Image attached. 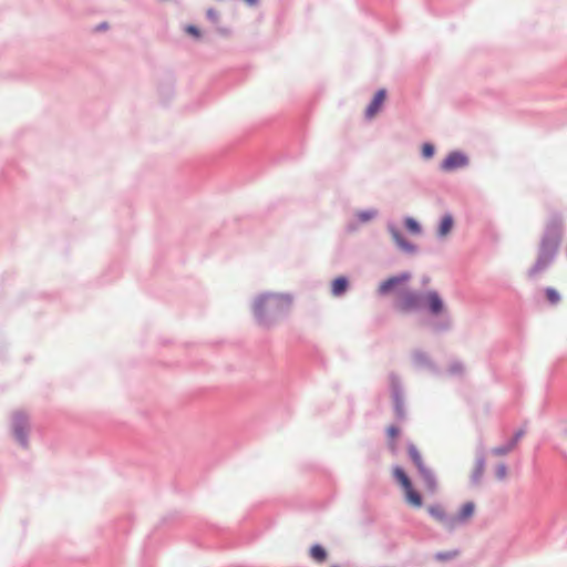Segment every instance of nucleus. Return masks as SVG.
<instances>
[{"label":"nucleus","mask_w":567,"mask_h":567,"mask_svg":"<svg viewBox=\"0 0 567 567\" xmlns=\"http://www.w3.org/2000/svg\"><path fill=\"white\" fill-rule=\"evenodd\" d=\"M412 275L410 271H402L393 275L380 282L378 293L380 296H389L398 293L400 300L396 309L402 312L422 311L427 313L422 323L433 333L442 334L452 329V317L447 306L437 290H429L426 292H416L400 287L410 281Z\"/></svg>","instance_id":"obj_1"},{"label":"nucleus","mask_w":567,"mask_h":567,"mask_svg":"<svg viewBox=\"0 0 567 567\" xmlns=\"http://www.w3.org/2000/svg\"><path fill=\"white\" fill-rule=\"evenodd\" d=\"M564 238V217L561 213L554 212L547 219L540 236L537 258L527 270L528 278H535L539 272L548 269L557 258Z\"/></svg>","instance_id":"obj_2"},{"label":"nucleus","mask_w":567,"mask_h":567,"mask_svg":"<svg viewBox=\"0 0 567 567\" xmlns=\"http://www.w3.org/2000/svg\"><path fill=\"white\" fill-rule=\"evenodd\" d=\"M292 305L289 293L262 292L256 297L251 310L256 323L269 329L287 317Z\"/></svg>","instance_id":"obj_3"},{"label":"nucleus","mask_w":567,"mask_h":567,"mask_svg":"<svg viewBox=\"0 0 567 567\" xmlns=\"http://www.w3.org/2000/svg\"><path fill=\"white\" fill-rule=\"evenodd\" d=\"M406 452L410 461L417 470V474L423 481L424 487L426 492L431 495H434L439 491V482L435 473L425 465L423 457L416 447V445L409 441L406 443Z\"/></svg>","instance_id":"obj_4"},{"label":"nucleus","mask_w":567,"mask_h":567,"mask_svg":"<svg viewBox=\"0 0 567 567\" xmlns=\"http://www.w3.org/2000/svg\"><path fill=\"white\" fill-rule=\"evenodd\" d=\"M389 389L395 421L403 423L408 417L404 386L401 378L395 372H390L389 374Z\"/></svg>","instance_id":"obj_5"},{"label":"nucleus","mask_w":567,"mask_h":567,"mask_svg":"<svg viewBox=\"0 0 567 567\" xmlns=\"http://www.w3.org/2000/svg\"><path fill=\"white\" fill-rule=\"evenodd\" d=\"M12 435L23 449L29 447V416L23 411H16L11 422Z\"/></svg>","instance_id":"obj_6"},{"label":"nucleus","mask_w":567,"mask_h":567,"mask_svg":"<svg viewBox=\"0 0 567 567\" xmlns=\"http://www.w3.org/2000/svg\"><path fill=\"white\" fill-rule=\"evenodd\" d=\"M470 163L468 156L462 151H452L440 164L443 172H453L466 167Z\"/></svg>","instance_id":"obj_7"},{"label":"nucleus","mask_w":567,"mask_h":567,"mask_svg":"<svg viewBox=\"0 0 567 567\" xmlns=\"http://www.w3.org/2000/svg\"><path fill=\"white\" fill-rule=\"evenodd\" d=\"M386 96L388 91L382 87L375 91L364 111V115L367 118L374 117L382 110Z\"/></svg>","instance_id":"obj_8"},{"label":"nucleus","mask_w":567,"mask_h":567,"mask_svg":"<svg viewBox=\"0 0 567 567\" xmlns=\"http://www.w3.org/2000/svg\"><path fill=\"white\" fill-rule=\"evenodd\" d=\"M476 505L473 501L465 502L458 509L455 516H452V530L457 524H465L475 514Z\"/></svg>","instance_id":"obj_9"},{"label":"nucleus","mask_w":567,"mask_h":567,"mask_svg":"<svg viewBox=\"0 0 567 567\" xmlns=\"http://www.w3.org/2000/svg\"><path fill=\"white\" fill-rule=\"evenodd\" d=\"M486 464V456L483 450H478L476 453L475 466L470 476V483L472 486H478L482 482L484 470Z\"/></svg>","instance_id":"obj_10"},{"label":"nucleus","mask_w":567,"mask_h":567,"mask_svg":"<svg viewBox=\"0 0 567 567\" xmlns=\"http://www.w3.org/2000/svg\"><path fill=\"white\" fill-rule=\"evenodd\" d=\"M404 493V501L408 505L414 508H421L424 504L423 495L414 487V484L406 486L402 489Z\"/></svg>","instance_id":"obj_11"},{"label":"nucleus","mask_w":567,"mask_h":567,"mask_svg":"<svg viewBox=\"0 0 567 567\" xmlns=\"http://www.w3.org/2000/svg\"><path fill=\"white\" fill-rule=\"evenodd\" d=\"M427 512L434 519L443 524L449 530H452V516L446 514L442 505H430Z\"/></svg>","instance_id":"obj_12"},{"label":"nucleus","mask_w":567,"mask_h":567,"mask_svg":"<svg viewBox=\"0 0 567 567\" xmlns=\"http://www.w3.org/2000/svg\"><path fill=\"white\" fill-rule=\"evenodd\" d=\"M350 288V280L347 276H338L331 281V293L334 297L343 296Z\"/></svg>","instance_id":"obj_13"},{"label":"nucleus","mask_w":567,"mask_h":567,"mask_svg":"<svg viewBox=\"0 0 567 567\" xmlns=\"http://www.w3.org/2000/svg\"><path fill=\"white\" fill-rule=\"evenodd\" d=\"M454 226V218L450 213L444 214L437 225L436 234L440 238L451 233Z\"/></svg>","instance_id":"obj_14"},{"label":"nucleus","mask_w":567,"mask_h":567,"mask_svg":"<svg viewBox=\"0 0 567 567\" xmlns=\"http://www.w3.org/2000/svg\"><path fill=\"white\" fill-rule=\"evenodd\" d=\"M414 365L419 368H426L429 370H435V364L429 357V354L422 350H416L413 352L412 357Z\"/></svg>","instance_id":"obj_15"},{"label":"nucleus","mask_w":567,"mask_h":567,"mask_svg":"<svg viewBox=\"0 0 567 567\" xmlns=\"http://www.w3.org/2000/svg\"><path fill=\"white\" fill-rule=\"evenodd\" d=\"M392 476L395 483L403 489L406 486L411 485L413 482L406 471L400 466L395 465L392 470Z\"/></svg>","instance_id":"obj_16"},{"label":"nucleus","mask_w":567,"mask_h":567,"mask_svg":"<svg viewBox=\"0 0 567 567\" xmlns=\"http://www.w3.org/2000/svg\"><path fill=\"white\" fill-rule=\"evenodd\" d=\"M309 555L317 563H323L328 557L326 548L320 544H313L309 549Z\"/></svg>","instance_id":"obj_17"},{"label":"nucleus","mask_w":567,"mask_h":567,"mask_svg":"<svg viewBox=\"0 0 567 567\" xmlns=\"http://www.w3.org/2000/svg\"><path fill=\"white\" fill-rule=\"evenodd\" d=\"M403 226L411 235H420L422 233V226L419 220L414 217L406 216L403 219Z\"/></svg>","instance_id":"obj_18"},{"label":"nucleus","mask_w":567,"mask_h":567,"mask_svg":"<svg viewBox=\"0 0 567 567\" xmlns=\"http://www.w3.org/2000/svg\"><path fill=\"white\" fill-rule=\"evenodd\" d=\"M386 229H388L389 234L392 236L396 246L405 238V236L402 234V231L399 229V227L393 221L388 223Z\"/></svg>","instance_id":"obj_19"},{"label":"nucleus","mask_w":567,"mask_h":567,"mask_svg":"<svg viewBox=\"0 0 567 567\" xmlns=\"http://www.w3.org/2000/svg\"><path fill=\"white\" fill-rule=\"evenodd\" d=\"M398 248L406 255H415L419 251L417 245L404 238L399 245Z\"/></svg>","instance_id":"obj_20"},{"label":"nucleus","mask_w":567,"mask_h":567,"mask_svg":"<svg viewBox=\"0 0 567 567\" xmlns=\"http://www.w3.org/2000/svg\"><path fill=\"white\" fill-rule=\"evenodd\" d=\"M400 433L401 429L395 424H391L386 427V435L391 441L389 446L393 453H395V444L393 443V441L400 435Z\"/></svg>","instance_id":"obj_21"},{"label":"nucleus","mask_w":567,"mask_h":567,"mask_svg":"<svg viewBox=\"0 0 567 567\" xmlns=\"http://www.w3.org/2000/svg\"><path fill=\"white\" fill-rule=\"evenodd\" d=\"M545 297L550 305H557L561 300V296L556 288L546 287L544 289Z\"/></svg>","instance_id":"obj_22"},{"label":"nucleus","mask_w":567,"mask_h":567,"mask_svg":"<svg viewBox=\"0 0 567 567\" xmlns=\"http://www.w3.org/2000/svg\"><path fill=\"white\" fill-rule=\"evenodd\" d=\"M435 145L431 142H424L421 146V155L424 159H431L435 155Z\"/></svg>","instance_id":"obj_23"},{"label":"nucleus","mask_w":567,"mask_h":567,"mask_svg":"<svg viewBox=\"0 0 567 567\" xmlns=\"http://www.w3.org/2000/svg\"><path fill=\"white\" fill-rule=\"evenodd\" d=\"M377 215H378V210L374 208H371V209L360 210L357 214V217H358L359 221L368 223V221L372 220L374 217H377Z\"/></svg>","instance_id":"obj_24"},{"label":"nucleus","mask_w":567,"mask_h":567,"mask_svg":"<svg viewBox=\"0 0 567 567\" xmlns=\"http://www.w3.org/2000/svg\"><path fill=\"white\" fill-rule=\"evenodd\" d=\"M458 555V550L437 551L435 559L440 561H446L455 558Z\"/></svg>","instance_id":"obj_25"},{"label":"nucleus","mask_w":567,"mask_h":567,"mask_svg":"<svg viewBox=\"0 0 567 567\" xmlns=\"http://www.w3.org/2000/svg\"><path fill=\"white\" fill-rule=\"evenodd\" d=\"M463 372H464V364L461 361L455 360V361L451 362V364L449 367L450 374L462 375Z\"/></svg>","instance_id":"obj_26"},{"label":"nucleus","mask_w":567,"mask_h":567,"mask_svg":"<svg viewBox=\"0 0 567 567\" xmlns=\"http://www.w3.org/2000/svg\"><path fill=\"white\" fill-rule=\"evenodd\" d=\"M513 450V447L506 442L499 446H496L492 450V453L494 455H498V456H502V455H506L507 453H509L511 451Z\"/></svg>","instance_id":"obj_27"},{"label":"nucleus","mask_w":567,"mask_h":567,"mask_svg":"<svg viewBox=\"0 0 567 567\" xmlns=\"http://www.w3.org/2000/svg\"><path fill=\"white\" fill-rule=\"evenodd\" d=\"M185 32L195 39L202 38V31L196 24H187L185 27Z\"/></svg>","instance_id":"obj_28"},{"label":"nucleus","mask_w":567,"mask_h":567,"mask_svg":"<svg viewBox=\"0 0 567 567\" xmlns=\"http://www.w3.org/2000/svg\"><path fill=\"white\" fill-rule=\"evenodd\" d=\"M506 474H507V465L505 463H499L495 470L496 478L502 481L506 477Z\"/></svg>","instance_id":"obj_29"},{"label":"nucleus","mask_w":567,"mask_h":567,"mask_svg":"<svg viewBox=\"0 0 567 567\" xmlns=\"http://www.w3.org/2000/svg\"><path fill=\"white\" fill-rule=\"evenodd\" d=\"M525 435V430L523 429H519L517 430L514 435L512 436V439H509L507 441V443L514 449L516 446V444L518 443V441Z\"/></svg>","instance_id":"obj_30"},{"label":"nucleus","mask_w":567,"mask_h":567,"mask_svg":"<svg viewBox=\"0 0 567 567\" xmlns=\"http://www.w3.org/2000/svg\"><path fill=\"white\" fill-rule=\"evenodd\" d=\"M206 17L207 19L213 22V23H217L219 21V13L216 9L214 8H209L207 11H206Z\"/></svg>","instance_id":"obj_31"},{"label":"nucleus","mask_w":567,"mask_h":567,"mask_svg":"<svg viewBox=\"0 0 567 567\" xmlns=\"http://www.w3.org/2000/svg\"><path fill=\"white\" fill-rule=\"evenodd\" d=\"M159 94H166L167 96H172L173 94V84L168 83L165 86L159 87Z\"/></svg>","instance_id":"obj_32"},{"label":"nucleus","mask_w":567,"mask_h":567,"mask_svg":"<svg viewBox=\"0 0 567 567\" xmlns=\"http://www.w3.org/2000/svg\"><path fill=\"white\" fill-rule=\"evenodd\" d=\"M109 29V23L107 22H101L99 23L95 28H94V31L95 32H101V31H104V30H107Z\"/></svg>","instance_id":"obj_33"},{"label":"nucleus","mask_w":567,"mask_h":567,"mask_svg":"<svg viewBox=\"0 0 567 567\" xmlns=\"http://www.w3.org/2000/svg\"><path fill=\"white\" fill-rule=\"evenodd\" d=\"M244 1L248 7H257L259 4V0H244Z\"/></svg>","instance_id":"obj_34"},{"label":"nucleus","mask_w":567,"mask_h":567,"mask_svg":"<svg viewBox=\"0 0 567 567\" xmlns=\"http://www.w3.org/2000/svg\"><path fill=\"white\" fill-rule=\"evenodd\" d=\"M217 31L221 35H228L230 33V31L226 28H218Z\"/></svg>","instance_id":"obj_35"},{"label":"nucleus","mask_w":567,"mask_h":567,"mask_svg":"<svg viewBox=\"0 0 567 567\" xmlns=\"http://www.w3.org/2000/svg\"><path fill=\"white\" fill-rule=\"evenodd\" d=\"M430 281V277L429 276H423L422 278V284L425 285Z\"/></svg>","instance_id":"obj_36"},{"label":"nucleus","mask_w":567,"mask_h":567,"mask_svg":"<svg viewBox=\"0 0 567 567\" xmlns=\"http://www.w3.org/2000/svg\"><path fill=\"white\" fill-rule=\"evenodd\" d=\"M564 434L567 436V426L564 430Z\"/></svg>","instance_id":"obj_37"},{"label":"nucleus","mask_w":567,"mask_h":567,"mask_svg":"<svg viewBox=\"0 0 567 567\" xmlns=\"http://www.w3.org/2000/svg\"><path fill=\"white\" fill-rule=\"evenodd\" d=\"M331 567H339L338 565H332Z\"/></svg>","instance_id":"obj_38"}]
</instances>
